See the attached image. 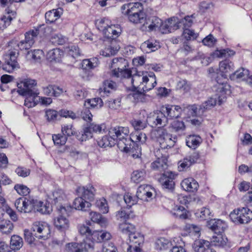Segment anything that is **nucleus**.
<instances>
[{"label":"nucleus","mask_w":252,"mask_h":252,"mask_svg":"<svg viewBox=\"0 0 252 252\" xmlns=\"http://www.w3.org/2000/svg\"><path fill=\"white\" fill-rule=\"evenodd\" d=\"M208 225L215 234L223 233L227 226L224 221L220 219L210 220L208 221Z\"/></svg>","instance_id":"412c9836"},{"label":"nucleus","mask_w":252,"mask_h":252,"mask_svg":"<svg viewBox=\"0 0 252 252\" xmlns=\"http://www.w3.org/2000/svg\"><path fill=\"white\" fill-rule=\"evenodd\" d=\"M110 45L105 48L104 50H101L100 52V55L104 57H110L115 55L119 50L120 47L118 42H110Z\"/></svg>","instance_id":"473e14b6"},{"label":"nucleus","mask_w":252,"mask_h":252,"mask_svg":"<svg viewBox=\"0 0 252 252\" xmlns=\"http://www.w3.org/2000/svg\"><path fill=\"white\" fill-rule=\"evenodd\" d=\"M143 26L148 28L149 31L158 30L161 26V20L157 16H150L143 23Z\"/></svg>","instance_id":"5701e85b"},{"label":"nucleus","mask_w":252,"mask_h":252,"mask_svg":"<svg viewBox=\"0 0 252 252\" xmlns=\"http://www.w3.org/2000/svg\"><path fill=\"white\" fill-rule=\"evenodd\" d=\"M128 237L131 244L127 248V252H132V249L134 250V252H141L142 250L139 247L144 242L143 235L134 231L132 233H129Z\"/></svg>","instance_id":"2eb2a0df"},{"label":"nucleus","mask_w":252,"mask_h":252,"mask_svg":"<svg viewBox=\"0 0 252 252\" xmlns=\"http://www.w3.org/2000/svg\"><path fill=\"white\" fill-rule=\"evenodd\" d=\"M105 20L101 19L100 21L99 27L101 29L104 41L109 42L116 43L117 38L120 35L122 32L121 27L119 24H107L104 25Z\"/></svg>","instance_id":"0eeeda50"},{"label":"nucleus","mask_w":252,"mask_h":252,"mask_svg":"<svg viewBox=\"0 0 252 252\" xmlns=\"http://www.w3.org/2000/svg\"><path fill=\"white\" fill-rule=\"evenodd\" d=\"M121 99L120 98L110 99L108 100L106 104L110 109L113 110H117L119 109L121 106Z\"/></svg>","instance_id":"0e129e2a"},{"label":"nucleus","mask_w":252,"mask_h":252,"mask_svg":"<svg viewBox=\"0 0 252 252\" xmlns=\"http://www.w3.org/2000/svg\"><path fill=\"white\" fill-rule=\"evenodd\" d=\"M172 247L171 241L164 237H161L157 240L155 243L156 249L159 251H165Z\"/></svg>","instance_id":"c9c22d12"},{"label":"nucleus","mask_w":252,"mask_h":252,"mask_svg":"<svg viewBox=\"0 0 252 252\" xmlns=\"http://www.w3.org/2000/svg\"><path fill=\"white\" fill-rule=\"evenodd\" d=\"M181 185L184 190L189 192H193L197 190L199 187L197 181L192 178L184 179L181 182Z\"/></svg>","instance_id":"cd10ccee"},{"label":"nucleus","mask_w":252,"mask_h":252,"mask_svg":"<svg viewBox=\"0 0 252 252\" xmlns=\"http://www.w3.org/2000/svg\"><path fill=\"white\" fill-rule=\"evenodd\" d=\"M91 205L90 202L81 196L76 198L72 204L76 210L85 212L89 211Z\"/></svg>","instance_id":"b1692460"},{"label":"nucleus","mask_w":252,"mask_h":252,"mask_svg":"<svg viewBox=\"0 0 252 252\" xmlns=\"http://www.w3.org/2000/svg\"><path fill=\"white\" fill-rule=\"evenodd\" d=\"M46 116L49 121H54L60 119L59 112L54 110H46Z\"/></svg>","instance_id":"338daca9"},{"label":"nucleus","mask_w":252,"mask_h":252,"mask_svg":"<svg viewBox=\"0 0 252 252\" xmlns=\"http://www.w3.org/2000/svg\"><path fill=\"white\" fill-rule=\"evenodd\" d=\"M119 230L124 234L129 236V233H132L135 231L134 226L130 223H126V221L120 223L119 226Z\"/></svg>","instance_id":"09e8293b"},{"label":"nucleus","mask_w":252,"mask_h":252,"mask_svg":"<svg viewBox=\"0 0 252 252\" xmlns=\"http://www.w3.org/2000/svg\"><path fill=\"white\" fill-rule=\"evenodd\" d=\"M146 14L143 11L126 16L128 20L134 24H142L146 20Z\"/></svg>","instance_id":"37998d69"},{"label":"nucleus","mask_w":252,"mask_h":252,"mask_svg":"<svg viewBox=\"0 0 252 252\" xmlns=\"http://www.w3.org/2000/svg\"><path fill=\"white\" fill-rule=\"evenodd\" d=\"M36 81L33 79H26L17 83V92L21 95L27 94L38 95L39 92L36 89Z\"/></svg>","instance_id":"1a4fd4ad"},{"label":"nucleus","mask_w":252,"mask_h":252,"mask_svg":"<svg viewBox=\"0 0 252 252\" xmlns=\"http://www.w3.org/2000/svg\"><path fill=\"white\" fill-rule=\"evenodd\" d=\"M151 138L157 140L159 144L161 149H165L173 147L177 138L175 136L168 133L164 128L159 127L152 131L151 133Z\"/></svg>","instance_id":"39448f33"},{"label":"nucleus","mask_w":252,"mask_h":252,"mask_svg":"<svg viewBox=\"0 0 252 252\" xmlns=\"http://www.w3.org/2000/svg\"><path fill=\"white\" fill-rule=\"evenodd\" d=\"M199 157L198 154L193 152L190 155L184 158L183 162L180 164V166L183 168V169L188 168L192 164L195 163L199 158Z\"/></svg>","instance_id":"ea45409f"},{"label":"nucleus","mask_w":252,"mask_h":252,"mask_svg":"<svg viewBox=\"0 0 252 252\" xmlns=\"http://www.w3.org/2000/svg\"><path fill=\"white\" fill-rule=\"evenodd\" d=\"M147 122L152 127L163 128L168 124V118L164 112L156 111L150 113L147 116Z\"/></svg>","instance_id":"9d476101"},{"label":"nucleus","mask_w":252,"mask_h":252,"mask_svg":"<svg viewBox=\"0 0 252 252\" xmlns=\"http://www.w3.org/2000/svg\"><path fill=\"white\" fill-rule=\"evenodd\" d=\"M162 111L164 114L166 113V117L168 120L180 117L183 109L179 105L168 104L162 107Z\"/></svg>","instance_id":"a211bd4d"},{"label":"nucleus","mask_w":252,"mask_h":252,"mask_svg":"<svg viewBox=\"0 0 252 252\" xmlns=\"http://www.w3.org/2000/svg\"><path fill=\"white\" fill-rule=\"evenodd\" d=\"M219 67L221 72L223 73H228L233 71L234 69V64L230 60H225L220 62Z\"/></svg>","instance_id":"a18cd8bd"},{"label":"nucleus","mask_w":252,"mask_h":252,"mask_svg":"<svg viewBox=\"0 0 252 252\" xmlns=\"http://www.w3.org/2000/svg\"><path fill=\"white\" fill-rule=\"evenodd\" d=\"M128 139L130 140V143H129V144L131 145L130 152H133V149L140 151L141 148L139 147V145L146 142L147 136L145 133L137 130L130 134Z\"/></svg>","instance_id":"4468645a"},{"label":"nucleus","mask_w":252,"mask_h":252,"mask_svg":"<svg viewBox=\"0 0 252 252\" xmlns=\"http://www.w3.org/2000/svg\"><path fill=\"white\" fill-rule=\"evenodd\" d=\"M98 145L101 148L111 147L115 145L116 142L112 136L105 135L97 141Z\"/></svg>","instance_id":"79ce46f5"},{"label":"nucleus","mask_w":252,"mask_h":252,"mask_svg":"<svg viewBox=\"0 0 252 252\" xmlns=\"http://www.w3.org/2000/svg\"><path fill=\"white\" fill-rule=\"evenodd\" d=\"M167 173H168L164 172L159 179L158 181L163 188L172 189L174 188L175 185L173 179L170 176L167 175Z\"/></svg>","instance_id":"c756f323"},{"label":"nucleus","mask_w":252,"mask_h":252,"mask_svg":"<svg viewBox=\"0 0 252 252\" xmlns=\"http://www.w3.org/2000/svg\"><path fill=\"white\" fill-rule=\"evenodd\" d=\"M32 229L33 232H37L33 234L29 230L24 231L25 239L26 241L29 244H32L34 240V235L39 239L43 238L47 239L50 234V228L48 224L44 222H35L33 223Z\"/></svg>","instance_id":"423d86ee"},{"label":"nucleus","mask_w":252,"mask_h":252,"mask_svg":"<svg viewBox=\"0 0 252 252\" xmlns=\"http://www.w3.org/2000/svg\"><path fill=\"white\" fill-rule=\"evenodd\" d=\"M91 238L94 242L100 243L110 240L111 238V235L106 231L94 230L93 231Z\"/></svg>","instance_id":"a878e982"},{"label":"nucleus","mask_w":252,"mask_h":252,"mask_svg":"<svg viewBox=\"0 0 252 252\" xmlns=\"http://www.w3.org/2000/svg\"><path fill=\"white\" fill-rule=\"evenodd\" d=\"M122 13L126 16L130 14L143 12V5L140 2H129L123 4L121 7Z\"/></svg>","instance_id":"dca6fc26"},{"label":"nucleus","mask_w":252,"mask_h":252,"mask_svg":"<svg viewBox=\"0 0 252 252\" xmlns=\"http://www.w3.org/2000/svg\"><path fill=\"white\" fill-rule=\"evenodd\" d=\"M190 88V84L185 79H181L177 82V89L183 91L184 93L189 92Z\"/></svg>","instance_id":"603ef678"},{"label":"nucleus","mask_w":252,"mask_h":252,"mask_svg":"<svg viewBox=\"0 0 252 252\" xmlns=\"http://www.w3.org/2000/svg\"><path fill=\"white\" fill-rule=\"evenodd\" d=\"M197 217L201 220H206L210 218L211 212L209 209L203 207L201 208L199 213H197Z\"/></svg>","instance_id":"774afa93"},{"label":"nucleus","mask_w":252,"mask_h":252,"mask_svg":"<svg viewBox=\"0 0 252 252\" xmlns=\"http://www.w3.org/2000/svg\"><path fill=\"white\" fill-rule=\"evenodd\" d=\"M103 105L102 99L99 97L87 99L84 104V107L89 109H99Z\"/></svg>","instance_id":"4c0bfd02"},{"label":"nucleus","mask_w":252,"mask_h":252,"mask_svg":"<svg viewBox=\"0 0 252 252\" xmlns=\"http://www.w3.org/2000/svg\"><path fill=\"white\" fill-rule=\"evenodd\" d=\"M139 198L136 195L135 196L132 195L131 193H127L124 196V199L127 206L130 207L136 204Z\"/></svg>","instance_id":"5fc2aeb1"},{"label":"nucleus","mask_w":252,"mask_h":252,"mask_svg":"<svg viewBox=\"0 0 252 252\" xmlns=\"http://www.w3.org/2000/svg\"><path fill=\"white\" fill-rule=\"evenodd\" d=\"M201 142V138L197 135H190L187 136L186 138L187 145L192 149H195Z\"/></svg>","instance_id":"e433bc0d"},{"label":"nucleus","mask_w":252,"mask_h":252,"mask_svg":"<svg viewBox=\"0 0 252 252\" xmlns=\"http://www.w3.org/2000/svg\"><path fill=\"white\" fill-rule=\"evenodd\" d=\"M52 195L55 203H60L65 197L63 191L61 189L55 190L52 193Z\"/></svg>","instance_id":"864d4df0"},{"label":"nucleus","mask_w":252,"mask_h":252,"mask_svg":"<svg viewBox=\"0 0 252 252\" xmlns=\"http://www.w3.org/2000/svg\"><path fill=\"white\" fill-rule=\"evenodd\" d=\"M222 233L217 234V235H214L212 237L210 243V245L219 247H223L226 245L228 241L227 238L223 236Z\"/></svg>","instance_id":"2f4dec72"},{"label":"nucleus","mask_w":252,"mask_h":252,"mask_svg":"<svg viewBox=\"0 0 252 252\" xmlns=\"http://www.w3.org/2000/svg\"><path fill=\"white\" fill-rule=\"evenodd\" d=\"M159 43L153 40H147L140 46L141 49L146 53H150L157 50L159 48Z\"/></svg>","instance_id":"f704fd0d"},{"label":"nucleus","mask_w":252,"mask_h":252,"mask_svg":"<svg viewBox=\"0 0 252 252\" xmlns=\"http://www.w3.org/2000/svg\"><path fill=\"white\" fill-rule=\"evenodd\" d=\"M180 26V25L177 24L176 18L173 17L169 18L164 22L161 20V26L158 30L163 34H166L178 29Z\"/></svg>","instance_id":"6ab92c4d"},{"label":"nucleus","mask_w":252,"mask_h":252,"mask_svg":"<svg viewBox=\"0 0 252 252\" xmlns=\"http://www.w3.org/2000/svg\"><path fill=\"white\" fill-rule=\"evenodd\" d=\"M14 227L13 223L9 220H0V230L4 233H9Z\"/></svg>","instance_id":"de8ad7c7"},{"label":"nucleus","mask_w":252,"mask_h":252,"mask_svg":"<svg viewBox=\"0 0 252 252\" xmlns=\"http://www.w3.org/2000/svg\"><path fill=\"white\" fill-rule=\"evenodd\" d=\"M128 65L127 60L123 58H115L112 61L111 67L113 68L112 75L123 79V82L125 85H127L126 80L132 77L131 71L126 68Z\"/></svg>","instance_id":"20e7f679"},{"label":"nucleus","mask_w":252,"mask_h":252,"mask_svg":"<svg viewBox=\"0 0 252 252\" xmlns=\"http://www.w3.org/2000/svg\"><path fill=\"white\" fill-rule=\"evenodd\" d=\"M63 55V52L59 48H54L49 51L47 54V58L50 61H59Z\"/></svg>","instance_id":"c03bdc74"},{"label":"nucleus","mask_w":252,"mask_h":252,"mask_svg":"<svg viewBox=\"0 0 252 252\" xmlns=\"http://www.w3.org/2000/svg\"><path fill=\"white\" fill-rule=\"evenodd\" d=\"M52 139L55 145L58 146L64 145L67 140L66 136L63 134V135L61 134H54L52 136Z\"/></svg>","instance_id":"6e6d98bb"},{"label":"nucleus","mask_w":252,"mask_h":252,"mask_svg":"<svg viewBox=\"0 0 252 252\" xmlns=\"http://www.w3.org/2000/svg\"><path fill=\"white\" fill-rule=\"evenodd\" d=\"M126 81L127 85H132L133 88L142 93L152 90L157 84L156 76L153 72H139Z\"/></svg>","instance_id":"f257e3e1"},{"label":"nucleus","mask_w":252,"mask_h":252,"mask_svg":"<svg viewBox=\"0 0 252 252\" xmlns=\"http://www.w3.org/2000/svg\"><path fill=\"white\" fill-rule=\"evenodd\" d=\"M217 103L216 98L211 97L200 105L199 108L196 105H189L188 108L191 111L190 113L192 116H200L205 110L211 109Z\"/></svg>","instance_id":"ddd939ff"},{"label":"nucleus","mask_w":252,"mask_h":252,"mask_svg":"<svg viewBox=\"0 0 252 252\" xmlns=\"http://www.w3.org/2000/svg\"><path fill=\"white\" fill-rule=\"evenodd\" d=\"M32 198L20 197L15 202V206L20 213H29L32 211Z\"/></svg>","instance_id":"f3484780"},{"label":"nucleus","mask_w":252,"mask_h":252,"mask_svg":"<svg viewBox=\"0 0 252 252\" xmlns=\"http://www.w3.org/2000/svg\"><path fill=\"white\" fill-rule=\"evenodd\" d=\"M98 61L96 58L83 60L82 62V67L85 70L94 68L98 65Z\"/></svg>","instance_id":"49530a36"},{"label":"nucleus","mask_w":252,"mask_h":252,"mask_svg":"<svg viewBox=\"0 0 252 252\" xmlns=\"http://www.w3.org/2000/svg\"><path fill=\"white\" fill-rule=\"evenodd\" d=\"M43 94L49 96L57 97L63 92L62 88L55 85H48L42 88Z\"/></svg>","instance_id":"bb28decb"},{"label":"nucleus","mask_w":252,"mask_h":252,"mask_svg":"<svg viewBox=\"0 0 252 252\" xmlns=\"http://www.w3.org/2000/svg\"><path fill=\"white\" fill-rule=\"evenodd\" d=\"M229 217L235 224H246L252 220V211L248 208H239L232 212Z\"/></svg>","instance_id":"6e6552de"},{"label":"nucleus","mask_w":252,"mask_h":252,"mask_svg":"<svg viewBox=\"0 0 252 252\" xmlns=\"http://www.w3.org/2000/svg\"><path fill=\"white\" fill-rule=\"evenodd\" d=\"M14 189L20 195L26 196L30 192V189L26 186L22 184H16L14 186Z\"/></svg>","instance_id":"4d7b16f0"},{"label":"nucleus","mask_w":252,"mask_h":252,"mask_svg":"<svg viewBox=\"0 0 252 252\" xmlns=\"http://www.w3.org/2000/svg\"><path fill=\"white\" fill-rule=\"evenodd\" d=\"M129 133L127 126H116L112 127L109 131L115 141H117L119 149L126 153L131 151V145L129 144L130 140L128 139Z\"/></svg>","instance_id":"f03ea898"},{"label":"nucleus","mask_w":252,"mask_h":252,"mask_svg":"<svg viewBox=\"0 0 252 252\" xmlns=\"http://www.w3.org/2000/svg\"><path fill=\"white\" fill-rule=\"evenodd\" d=\"M6 15H3L0 18V30H3L9 26L13 19L12 16L14 17L16 12L14 10L7 9L5 10Z\"/></svg>","instance_id":"393cba45"},{"label":"nucleus","mask_w":252,"mask_h":252,"mask_svg":"<svg viewBox=\"0 0 252 252\" xmlns=\"http://www.w3.org/2000/svg\"><path fill=\"white\" fill-rule=\"evenodd\" d=\"M166 161L167 159L165 157L158 158L156 161L152 163L151 167L153 169L160 172L164 171L167 168Z\"/></svg>","instance_id":"58836bf2"},{"label":"nucleus","mask_w":252,"mask_h":252,"mask_svg":"<svg viewBox=\"0 0 252 252\" xmlns=\"http://www.w3.org/2000/svg\"><path fill=\"white\" fill-rule=\"evenodd\" d=\"M145 173L144 171H133L131 175V180L135 183H138L142 181L145 177Z\"/></svg>","instance_id":"bf43d9fd"},{"label":"nucleus","mask_w":252,"mask_h":252,"mask_svg":"<svg viewBox=\"0 0 252 252\" xmlns=\"http://www.w3.org/2000/svg\"><path fill=\"white\" fill-rule=\"evenodd\" d=\"M52 43L57 45H63L66 41V37L60 33L55 34L52 35L51 37Z\"/></svg>","instance_id":"13d9d810"},{"label":"nucleus","mask_w":252,"mask_h":252,"mask_svg":"<svg viewBox=\"0 0 252 252\" xmlns=\"http://www.w3.org/2000/svg\"><path fill=\"white\" fill-rule=\"evenodd\" d=\"M76 191L78 195L83 197V198L89 202L94 200L95 189L92 185H88L86 187H78Z\"/></svg>","instance_id":"aec40b11"},{"label":"nucleus","mask_w":252,"mask_h":252,"mask_svg":"<svg viewBox=\"0 0 252 252\" xmlns=\"http://www.w3.org/2000/svg\"><path fill=\"white\" fill-rule=\"evenodd\" d=\"M62 132L64 135L71 136L74 135L76 132L73 128V126L71 124L63 125L62 127Z\"/></svg>","instance_id":"052dcab7"},{"label":"nucleus","mask_w":252,"mask_h":252,"mask_svg":"<svg viewBox=\"0 0 252 252\" xmlns=\"http://www.w3.org/2000/svg\"><path fill=\"white\" fill-rule=\"evenodd\" d=\"M39 34L38 29L32 30L25 34V39L20 42L16 40V43L20 50L30 49L35 42V38Z\"/></svg>","instance_id":"f8f14e48"},{"label":"nucleus","mask_w":252,"mask_h":252,"mask_svg":"<svg viewBox=\"0 0 252 252\" xmlns=\"http://www.w3.org/2000/svg\"><path fill=\"white\" fill-rule=\"evenodd\" d=\"M130 124L134 127L135 131H139L141 129H143L147 126L146 124L140 120H132L130 121Z\"/></svg>","instance_id":"680f3d73"},{"label":"nucleus","mask_w":252,"mask_h":252,"mask_svg":"<svg viewBox=\"0 0 252 252\" xmlns=\"http://www.w3.org/2000/svg\"><path fill=\"white\" fill-rule=\"evenodd\" d=\"M210 246L209 241L203 239H198L195 241L193 248L196 252H204L206 249Z\"/></svg>","instance_id":"a19ab883"},{"label":"nucleus","mask_w":252,"mask_h":252,"mask_svg":"<svg viewBox=\"0 0 252 252\" xmlns=\"http://www.w3.org/2000/svg\"><path fill=\"white\" fill-rule=\"evenodd\" d=\"M249 71L244 68H241L234 73L230 75V78L232 80H244L247 79V80L250 76Z\"/></svg>","instance_id":"7c9ffc66"},{"label":"nucleus","mask_w":252,"mask_h":252,"mask_svg":"<svg viewBox=\"0 0 252 252\" xmlns=\"http://www.w3.org/2000/svg\"><path fill=\"white\" fill-rule=\"evenodd\" d=\"M96 206L103 213H107L108 212V207L105 199L102 198L96 202Z\"/></svg>","instance_id":"69168bd1"},{"label":"nucleus","mask_w":252,"mask_h":252,"mask_svg":"<svg viewBox=\"0 0 252 252\" xmlns=\"http://www.w3.org/2000/svg\"><path fill=\"white\" fill-rule=\"evenodd\" d=\"M90 217L93 222H96L101 226L105 225L106 222V219L102 217L100 214L95 212L90 213Z\"/></svg>","instance_id":"8fccbe9b"},{"label":"nucleus","mask_w":252,"mask_h":252,"mask_svg":"<svg viewBox=\"0 0 252 252\" xmlns=\"http://www.w3.org/2000/svg\"><path fill=\"white\" fill-rule=\"evenodd\" d=\"M151 190H153V189L150 186L141 185L137 190V197L140 200L148 201V198H151L153 195V193Z\"/></svg>","instance_id":"4be33fe9"},{"label":"nucleus","mask_w":252,"mask_h":252,"mask_svg":"<svg viewBox=\"0 0 252 252\" xmlns=\"http://www.w3.org/2000/svg\"><path fill=\"white\" fill-rule=\"evenodd\" d=\"M63 10L61 8L53 9L46 12L45 17L46 23H52L58 19L63 14Z\"/></svg>","instance_id":"c85d7f7f"},{"label":"nucleus","mask_w":252,"mask_h":252,"mask_svg":"<svg viewBox=\"0 0 252 252\" xmlns=\"http://www.w3.org/2000/svg\"><path fill=\"white\" fill-rule=\"evenodd\" d=\"M23 242L21 237L18 235H13L11 238L10 246L13 249H20L23 246Z\"/></svg>","instance_id":"3c124183"},{"label":"nucleus","mask_w":252,"mask_h":252,"mask_svg":"<svg viewBox=\"0 0 252 252\" xmlns=\"http://www.w3.org/2000/svg\"><path fill=\"white\" fill-rule=\"evenodd\" d=\"M183 35L187 40H194L197 36L198 34L195 33L192 30H190L189 29H184Z\"/></svg>","instance_id":"e2e57ef3"},{"label":"nucleus","mask_w":252,"mask_h":252,"mask_svg":"<svg viewBox=\"0 0 252 252\" xmlns=\"http://www.w3.org/2000/svg\"><path fill=\"white\" fill-rule=\"evenodd\" d=\"M8 47V52L3 56L4 63L2 65V68L7 72L11 73L15 69L20 67L17 58L20 49L18 48L16 40L9 41Z\"/></svg>","instance_id":"7ed1b4c3"},{"label":"nucleus","mask_w":252,"mask_h":252,"mask_svg":"<svg viewBox=\"0 0 252 252\" xmlns=\"http://www.w3.org/2000/svg\"><path fill=\"white\" fill-rule=\"evenodd\" d=\"M70 209V207L66 208L62 206L58 209L59 216L54 220V225L58 230L63 231L68 228L69 221L66 216L69 215L68 210Z\"/></svg>","instance_id":"9b49d317"},{"label":"nucleus","mask_w":252,"mask_h":252,"mask_svg":"<svg viewBox=\"0 0 252 252\" xmlns=\"http://www.w3.org/2000/svg\"><path fill=\"white\" fill-rule=\"evenodd\" d=\"M66 249L69 252H87L86 244L84 243H70L66 245Z\"/></svg>","instance_id":"72a5a7b5"}]
</instances>
